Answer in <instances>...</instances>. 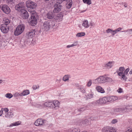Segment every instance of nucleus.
<instances>
[{
  "label": "nucleus",
  "instance_id": "nucleus-1",
  "mask_svg": "<svg viewBox=\"0 0 132 132\" xmlns=\"http://www.w3.org/2000/svg\"><path fill=\"white\" fill-rule=\"evenodd\" d=\"M129 70V68H127L125 70L124 67H120L117 72L122 80L126 81L127 79L126 75L128 74Z\"/></svg>",
  "mask_w": 132,
  "mask_h": 132
},
{
  "label": "nucleus",
  "instance_id": "nucleus-2",
  "mask_svg": "<svg viewBox=\"0 0 132 132\" xmlns=\"http://www.w3.org/2000/svg\"><path fill=\"white\" fill-rule=\"evenodd\" d=\"M55 25L54 21H46L43 23L42 28L44 30L48 31L49 30L51 27H53Z\"/></svg>",
  "mask_w": 132,
  "mask_h": 132
},
{
  "label": "nucleus",
  "instance_id": "nucleus-3",
  "mask_svg": "<svg viewBox=\"0 0 132 132\" xmlns=\"http://www.w3.org/2000/svg\"><path fill=\"white\" fill-rule=\"evenodd\" d=\"M26 5L29 12L30 13L35 12L34 10L36 7V5L34 2L31 0H28L26 2Z\"/></svg>",
  "mask_w": 132,
  "mask_h": 132
},
{
  "label": "nucleus",
  "instance_id": "nucleus-4",
  "mask_svg": "<svg viewBox=\"0 0 132 132\" xmlns=\"http://www.w3.org/2000/svg\"><path fill=\"white\" fill-rule=\"evenodd\" d=\"M36 13L35 12H32L31 13L30 19L28 20L29 24L32 26L36 25L37 23V20L36 18Z\"/></svg>",
  "mask_w": 132,
  "mask_h": 132
},
{
  "label": "nucleus",
  "instance_id": "nucleus-5",
  "mask_svg": "<svg viewBox=\"0 0 132 132\" xmlns=\"http://www.w3.org/2000/svg\"><path fill=\"white\" fill-rule=\"evenodd\" d=\"M24 28L25 26L23 24H21L19 25L14 32L15 35L18 36L21 34L23 32Z\"/></svg>",
  "mask_w": 132,
  "mask_h": 132
},
{
  "label": "nucleus",
  "instance_id": "nucleus-6",
  "mask_svg": "<svg viewBox=\"0 0 132 132\" xmlns=\"http://www.w3.org/2000/svg\"><path fill=\"white\" fill-rule=\"evenodd\" d=\"M9 111V110L8 108H5L4 112L3 113V116L4 117L7 119L11 118L13 116V113L12 111Z\"/></svg>",
  "mask_w": 132,
  "mask_h": 132
},
{
  "label": "nucleus",
  "instance_id": "nucleus-7",
  "mask_svg": "<svg viewBox=\"0 0 132 132\" xmlns=\"http://www.w3.org/2000/svg\"><path fill=\"white\" fill-rule=\"evenodd\" d=\"M0 9L5 13L8 14L11 11L10 8L7 5L1 4L0 5Z\"/></svg>",
  "mask_w": 132,
  "mask_h": 132
},
{
  "label": "nucleus",
  "instance_id": "nucleus-8",
  "mask_svg": "<svg viewBox=\"0 0 132 132\" xmlns=\"http://www.w3.org/2000/svg\"><path fill=\"white\" fill-rule=\"evenodd\" d=\"M60 103L57 100L54 101L52 102L51 108L54 110L58 109L60 108Z\"/></svg>",
  "mask_w": 132,
  "mask_h": 132
},
{
  "label": "nucleus",
  "instance_id": "nucleus-9",
  "mask_svg": "<svg viewBox=\"0 0 132 132\" xmlns=\"http://www.w3.org/2000/svg\"><path fill=\"white\" fill-rule=\"evenodd\" d=\"M94 84H103L105 83V77L103 76H100L93 80Z\"/></svg>",
  "mask_w": 132,
  "mask_h": 132
},
{
  "label": "nucleus",
  "instance_id": "nucleus-10",
  "mask_svg": "<svg viewBox=\"0 0 132 132\" xmlns=\"http://www.w3.org/2000/svg\"><path fill=\"white\" fill-rule=\"evenodd\" d=\"M45 121L42 119H38L34 122V125L37 126H41L45 123Z\"/></svg>",
  "mask_w": 132,
  "mask_h": 132
},
{
  "label": "nucleus",
  "instance_id": "nucleus-11",
  "mask_svg": "<svg viewBox=\"0 0 132 132\" xmlns=\"http://www.w3.org/2000/svg\"><path fill=\"white\" fill-rule=\"evenodd\" d=\"M102 130L103 132H116L115 128L110 126H106L104 127Z\"/></svg>",
  "mask_w": 132,
  "mask_h": 132
},
{
  "label": "nucleus",
  "instance_id": "nucleus-12",
  "mask_svg": "<svg viewBox=\"0 0 132 132\" xmlns=\"http://www.w3.org/2000/svg\"><path fill=\"white\" fill-rule=\"evenodd\" d=\"M25 5L23 3H20L16 5L15 7L16 10L21 12L25 10Z\"/></svg>",
  "mask_w": 132,
  "mask_h": 132
},
{
  "label": "nucleus",
  "instance_id": "nucleus-13",
  "mask_svg": "<svg viewBox=\"0 0 132 132\" xmlns=\"http://www.w3.org/2000/svg\"><path fill=\"white\" fill-rule=\"evenodd\" d=\"M106 97H104L100 98L96 101L95 103L97 104L101 105L106 103L107 102Z\"/></svg>",
  "mask_w": 132,
  "mask_h": 132
},
{
  "label": "nucleus",
  "instance_id": "nucleus-14",
  "mask_svg": "<svg viewBox=\"0 0 132 132\" xmlns=\"http://www.w3.org/2000/svg\"><path fill=\"white\" fill-rule=\"evenodd\" d=\"M53 10L54 13H58L62 9V5L60 4L55 3L54 5Z\"/></svg>",
  "mask_w": 132,
  "mask_h": 132
},
{
  "label": "nucleus",
  "instance_id": "nucleus-15",
  "mask_svg": "<svg viewBox=\"0 0 132 132\" xmlns=\"http://www.w3.org/2000/svg\"><path fill=\"white\" fill-rule=\"evenodd\" d=\"M9 26L5 24L1 25V29L2 32L4 33H7L9 30Z\"/></svg>",
  "mask_w": 132,
  "mask_h": 132
},
{
  "label": "nucleus",
  "instance_id": "nucleus-16",
  "mask_svg": "<svg viewBox=\"0 0 132 132\" xmlns=\"http://www.w3.org/2000/svg\"><path fill=\"white\" fill-rule=\"evenodd\" d=\"M114 61H109L105 64L104 68L105 69H109L112 68L114 66Z\"/></svg>",
  "mask_w": 132,
  "mask_h": 132
},
{
  "label": "nucleus",
  "instance_id": "nucleus-17",
  "mask_svg": "<svg viewBox=\"0 0 132 132\" xmlns=\"http://www.w3.org/2000/svg\"><path fill=\"white\" fill-rule=\"evenodd\" d=\"M35 31L34 30H31L28 32L26 34L27 37L31 38L33 37L35 35Z\"/></svg>",
  "mask_w": 132,
  "mask_h": 132
},
{
  "label": "nucleus",
  "instance_id": "nucleus-18",
  "mask_svg": "<svg viewBox=\"0 0 132 132\" xmlns=\"http://www.w3.org/2000/svg\"><path fill=\"white\" fill-rule=\"evenodd\" d=\"M20 15L21 17L24 19H27L29 16L28 12L25 10L20 12Z\"/></svg>",
  "mask_w": 132,
  "mask_h": 132
},
{
  "label": "nucleus",
  "instance_id": "nucleus-19",
  "mask_svg": "<svg viewBox=\"0 0 132 132\" xmlns=\"http://www.w3.org/2000/svg\"><path fill=\"white\" fill-rule=\"evenodd\" d=\"M107 102H112L117 100L118 98L117 97L114 96H112L106 97Z\"/></svg>",
  "mask_w": 132,
  "mask_h": 132
},
{
  "label": "nucleus",
  "instance_id": "nucleus-20",
  "mask_svg": "<svg viewBox=\"0 0 132 132\" xmlns=\"http://www.w3.org/2000/svg\"><path fill=\"white\" fill-rule=\"evenodd\" d=\"M63 16V15L62 14H58L57 16L55 17L54 19L57 21H61L62 20Z\"/></svg>",
  "mask_w": 132,
  "mask_h": 132
},
{
  "label": "nucleus",
  "instance_id": "nucleus-21",
  "mask_svg": "<svg viewBox=\"0 0 132 132\" xmlns=\"http://www.w3.org/2000/svg\"><path fill=\"white\" fill-rule=\"evenodd\" d=\"M20 124V123L19 121H17L15 122L11 123L10 125H7L6 126L7 128L8 129L14 126H16Z\"/></svg>",
  "mask_w": 132,
  "mask_h": 132
},
{
  "label": "nucleus",
  "instance_id": "nucleus-22",
  "mask_svg": "<svg viewBox=\"0 0 132 132\" xmlns=\"http://www.w3.org/2000/svg\"><path fill=\"white\" fill-rule=\"evenodd\" d=\"M82 25L85 28H89V25L88 21L86 20L83 21L82 22Z\"/></svg>",
  "mask_w": 132,
  "mask_h": 132
},
{
  "label": "nucleus",
  "instance_id": "nucleus-23",
  "mask_svg": "<svg viewBox=\"0 0 132 132\" xmlns=\"http://www.w3.org/2000/svg\"><path fill=\"white\" fill-rule=\"evenodd\" d=\"M96 89L98 92L102 93H103L105 92L104 89L102 87L99 86H97L96 88Z\"/></svg>",
  "mask_w": 132,
  "mask_h": 132
},
{
  "label": "nucleus",
  "instance_id": "nucleus-24",
  "mask_svg": "<svg viewBox=\"0 0 132 132\" xmlns=\"http://www.w3.org/2000/svg\"><path fill=\"white\" fill-rule=\"evenodd\" d=\"M54 15L53 13L52 12H49L46 15L47 18L49 19H52L54 17Z\"/></svg>",
  "mask_w": 132,
  "mask_h": 132
},
{
  "label": "nucleus",
  "instance_id": "nucleus-25",
  "mask_svg": "<svg viewBox=\"0 0 132 132\" xmlns=\"http://www.w3.org/2000/svg\"><path fill=\"white\" fill-rule=\"evenodd\" d=\"M80 130L75 128H72L68 129V132H80Z\"/></svg>",
  "mask_w": 132,
  "mask_h": 132
},
{
  "label": "nucleus",
  "instance_id": "nucleus-26",
  "mask_svg": "<svg viewBox=\"0 0 132 132\" xmlns=\"http://www.w3.org/2000/svg\"><path fill=\"white\" fill-rule=\"evenodd\" d=\"M3 22L4 23L2 24H5L7 26L10 22V21L6 18L3 19Z\"/></svg>",
  "mask_w": 132,
  "mask_h": 132
},
{
  "label": "nucleus",
  "instance_id": "nucleus-27",
  "mask_svg": "<svg viewBox=\"0 0 132 132\" xmlns=\"http://www.w3.org/2000/svg\"><path fill=\"white\" fill-rule=\"evenodd\" d=\"M72 4V0H68L67 3L66 4L67 7L68 9L70 8Z\"/></svg>",
  "mask_w": 132,
  "mask_h": 132
},
{
  "label": "nucleus",
  "instance_id": "nucleus-28",
  "mask_svg": "<svg viewBox=\"0 0 132 132\" xmlns=\"http://www.w3.org/2000/svg\"><path fill=\"white\" fill-rule=\"evenodd\" d=\"M52 102H46L43 104V106L44 107H50L51 108V106Z\"/></svg>",
  "mask_w": 132,
  "mask_h": 132
},
{
  "label": "nucleus",
  "instance_id": "nucleus-29",
  "mask_svg": "<svg viewBox=\"0 0 132 132\" xmlns=\"http://www.w3.org/2000/svg\"><path fill=\"white\" fill-rule=\"evenodd\" d=\"M21 96H24L29 94L30 92L29 90H24L21 93Z\"/></svg>",
  "mask_w": 132,
  "mask_h": 132
},
{
  "label": "nucleus",
  "instance_id": "nucleus-30",
  "mask_svg": "<svg viewBox=\"0 0 132 132\" xmlns=\"http://www.w3.org/2000/svg\"><path fill=\"white\" fill-rule=\"evenodd\" d=\"M122 29V28L121 27H119L116 29L114 30H113V35L114 36L115 34L117 33L118 32H120Z\"/></svg>",
  "mask_w": 132,
  "mask_h": 132
},
{
  "label": "nucleus",
  "instance_id": "nucleus-31",
  "mask_svg": "<svg viewBox=\"0 0 132 132\" xmlns=\"http://www.w3.org/2000/svg\"><path fill=\"white\" fill-rule=\"evenodd\" d=\"M85 35V33L84 32H81L78 33L76 35V36L77 37H81L84 36Z\"/></svg>",
  "mask_w": 132,
  "mask_h": 132
},
{
  "label": "nucleus",
  "instance_id": "nucleus-32",
  "mask_svg": "<svg viewBox=\"0 0 132 132\" xmlns=\"http://www.w3.org/2000/svg\"><path fill=\"white\" fill-rule=\"evenodd\" d=\"M105 82H111L112 81V79L109 77H105Z\"/></svg>",
  "mask_w": 132,
  "mask_h": 132
},
{
  "label": "nucleus",
  "instance_id": "nucleus-33",
  "mask_svg": "<svg viewBox=\"0 0 132 132\" xmlns=\"http://www.w3.org/2000/svg\"><path fill=\"white\" fill-rule=\"evenodd\" d=\"M106 31L107 34H109L110 33L111 34L112 36H114L113 35V30L110 28H108L106 30Z\"/></svg>",
  "mask_w": 132,
  "mask_h": 132
},
{
  "label": "nucleus",
  "instance_id": "nucleus-34",
  "mask_svg": "<svg viewBox=\"0 0 132 132\" xmlns=\"http://www.w3.org/2000/svg\"><path fill=\"white\" fill-rule=\"evenodd\" d=\"M13 96L12 94L11 93H8L5 95V97L9 99L11 98Z\"/></svg>",
  "mask_w": 132,
  "mask_h": 132
},
{
  "label": "nucleus",
  "instance_id": "nucleus-35",
  "mask_svg": "<svg viewBox=\"0 0 132 132\" xmlns=\"http://www.w3.org/2000/svg\"><path fill=\"white\" fill-rule=\"evenodd\" d=\"M69 75H65L63 78V80L65 81H68L69 80Z\"/></svg>",
  "mask_w": 132,
  "mask_h": 132
},
{
  "label": "nucleus",
  "instance_id": "nucleus-36",
  "mask_svg": "<svg viewBox=\"0 0 132 132\" xmlns=\"http://www.w3.org/2000/svg\"><path fill=\"white\" fill-rule=\"evenodd\" d=\"M126 109L125 108H120L116 109V111L117 112L123 111Z\"/></svg>",
  "mask_w": 132,
  "mask_h": 132
},
{
  "label": "nucleus",
  "instance_id": "nucleus-37",
  "mask_svg": "<svg viewBox=\"0 0 132 132\" xmlns=\"http://www.w3.org/2000/svg\"><path fill=\"white\" fill-rule=\"evenodd\" d=\"M82 1L84 3L88 5L90 4L91 3V0H82Z\"/></svg>",
  "mask_w": 132,
  "mask_h": 132
},
{
  "label": "nucleus",
  "instance_id": "nucleus-38",
  "mask_svg": "<svg viewBox=\"0 0 132 132\" xmlns=\"http://www.w3.org/2000/svg\"><path fill=\"white\" fill-rule=\"evenodd\" d=\"M127 34L129 35H132V28L127 30Z\"/></svg>",
  "mask_w": 132,
  "mask_h": 132
},
{
  "label": "nucleus",
  "instance_id": "nucleus-39",
  "mask_svg": "<svg viewBox=\"0 0 132 132\" xmlns=\"http://www.w3.org/2000/svg\"><path fill=\"white\" fill-rule=\"evenodd\" d=\"M89 27L90 26L91 27H94L95 26V24L94 22L92 21L89 23Z\"/></svg>",
  "mask_w": 132,
  "mask_h": 132
},
{
  "label": "nucleus",
  "instance_id": "nucleus-40",
  "mask_svg": "<svg viewBox=\"0 0 132 132\" xmlns=\"http://www.w3.org/2000/svg\"><path fill=\"white\" fill-rule=\"evenodd\" d=\"M14 97H17L19 96H21V93L18 92L15 93L13 95Z\"/></svg>",
  "mask_w": 132,
  "mask_h": 132
},
{
  "label": "nucleus",
  "instance_id": "nucleus-41",
  "mask_svg": "<svg viewBox=\"0 0 132 132\" xmlns=\"http://www.w3.org/2000/svg\"><path fill=\"white\" fill-rule=\"evenodd\" d=\"M80 89L82 93H84L85 91L84 87L82 86H81L80 88Z\"/></svg>",
  "mask_w": 132,
  "mask_h": 132
},
{
  "label": "nucleus",
  "instance_id": "nucleus-42",
  "mask_svg": "<svg viewBox=\"0 0 132 132\" xmlns=\"http://www.w3.org/2000/svg\"><path fill=\"white\" fill-rule=\"evenodd\" d=\"M93 94H89L87 95V97L88 98H93Z\"/></svg>",
  "mask_w": 132,
  "mask_h": 132
},
{
  "label": "nucleus",
  "instance_id": "nucleus-43",
  "mask_svg": "<svg viewBox=\"0 0 132 132\" xmlns=\"http://www.w3.org/2000/svg\"><path fill=\"white\" fill-rule=\"evenodd\" d=\"M92 84V80H89L87 82V84L86 85L88 87H89L91 86Z\"/></svg>",
  "mask_w": 132,
  "mask_h": 132
},
{
  "label": "nucleus",
  "instance_id": "nucleus-44",
  "mask_svg": "<svg viewBox=\"0 0 132 132\" xmlns=\"http://www.w3.org/2000/svg\"><path fill=\"white\" fill-rule=\"evenodd\" d=\"M125 132H132V128L130 127L127 128Z\"/></svg>",
  "mask_w": 132,
  "mask_h": 132
},
{
  "label": "nucleus",
  "instance_id": "nucleus-45",
  "mask_svg": "<svg viewBox=\"0 0 132 132\" xmlns=\"http://www.w3.org/2000/svg\"><path fill=\"white\" fill-rule=\"evenodd\" d=\"M5 108H2L0 111V116H1L2 114L3 115V113L4 112Z\"/></svg>",
  "mask_w": 132,
  "mask_h": 132
},
{
  "label": "nucleus",
  "instance_id": "nucleus-46",
  "mask_svg": "<svg viewBox=\"0 0 132 132\" xmlns=\"http://www.w3.org/2000/svg\"><path fill=\"white\" fill-rule=\"evenodd\" d=\"M118 120L116 119H113L111 121V123L113 124H114L118 122Z\"/></svg>",
  "mask_w": 132,
  "mask_h": 132
},
{
  "label": "nucleus",
  "instance_id": "nucleus-47",
  "mask_svg": "<svg viewBox=\"0 0 132 132\" xmlns=\"http://www.w3.org/2000/svg\"><path fill=\"white\" fill-rule=\"evenodd\" d=\"M65 0H56V3L60 4L62 3L63 1H64Z\"/></svg>",
  "mask_w": 132,
  "mask_h": 132
},
{
  "label": "nucleus",
  "instance_id": "nucleus-48",
  "mask_svg": "<svg viewBox=\"0 0 132 132\" xmlns=\"http://www.w3.org/2000/svg\"><path fill=\"white\" fill-rule=\"evenodd\" d=\"M86 107H83L78 109L79 111H82L85 110L86 109Z\"/></svg>",
  "mask_w": 132,
  "mask_h": 132
},
{
  "label": "nucleus",
  "instance_id": "nucleus-49",
  "mask_svg": "<svg viewBox=\"0 0 132 132\" xmlns=\"http://www.w3.org/2000/svg\"><path fill=\"white\" fill-rule=\"evenodd\" d=\"M4 42H0V48H2L4 46Z\"/></svg>",
  "mask_w": 132,
  "mask_h": 132
},
{
  "label": "nucleus",
  "instance_id": "nucleus-50",
  "mask_svg": "<svg viewBox=\"0 0 132 132\" xmlns=\"http://www.w3.org/2000/svg\"><path fill=\"white\" fill-rule=\"evenodd\" d=\"M7 2L9 4H12L13 3V0H7Z\"/></svg>",
  "mask_w": 132,
  "mask_h": 132
},
{
  "label": "nucleus",
  "instance_id": "nucleus-51",
  "mask_svg": "<svg viewBox=\"0 0 132 132\" xmlns=\"http://www.w3.org/2000/svg\"><path fill=\"white\" fill-rule=\"evenodd\" d=\"M78 41H77L75 42H73V44L72 45V46L73 47L74 46H77L78 44Z\"/></svg>",
  "mask_w": 132,
  "mask_h": 132
},
{
  "label": "nucleus",
  "instance_id": "nucleus-52",
  "mask_svg": "<svg viewBox=\"0 0 132 132\" xmlns=\"http://www.w3.org/2000/svg\"><path fill=\"white\" fill-rule=\"evenodd\" d=\"M117 91L118 92V93H122L123 92V90H122V89L120 88H119L117 90Z\"/></svg>",
  "mask_w": 132,
  "mask_h": 132
},
{
  "label": "nucleus",
  "instance_id": "nucleus-53",
  "mask_svg": "<svg viewBox=\"0 0 132 132\" xmlns=\"http://www.w3.org/2000/svg\"><path fill=\"white\" fill-rule=\"evenodd\" d=\"M39 88V86L36 85L34 86L33 87V89L34 90H36V89H38Z\"/></svg>",
  "mask_w": 132,
  "mask_h": 132
},
{
  "label": "nucleus",
  "instance_id": "nucleus-54",
  "mask_svg": "<svg viewBox=\"0 0 132 132\" xmlns=\"http://www.w3.org/2000/svg\"><path fill=\"white\" fill-rule=\"evenodd\" d=\"M85 121H86V122L84 124H85L86 125H88L89 123V121L87 120H85Z\"/></svg>",
  "mask_w": 132,
  "mask_h": 132
},
{
  "label": "nucleus",
  "instance_id": "nucleus-55",
  "mask_svg": "<svg viewBox=\"0 0 132 132\" xmlns=\"http://www.w3.org/2000/svg\"><path fill=\"white\" fill-rule=\"evenodd\" d=\"M73 47L72 46V44L71 45H67V48H70V47Z\"/></svg>",
  "mask_w": 132,
  "mask_h": 132
},
{
  "label": "nucleus",
  "instance_id": "nucleus-56",
  "mask_svg": "<svg viewBox=\"0 0 132 132\" xmlns=\"http://www.w3.org/2000/svg\"><path fill=\"white\" fill-rule=\"evenodd\" d=\"M120 32H127V30H124V31H120Z\"/></svg>",
  "mask_w": 132,
  "mask_h": 132
},
{
  "label": "nucleus",
  "instance_id": "nucleus-57",
  "mask_svg": "<svg viewBox=\"0 0 132 132\" xmlns=\"http://www.w3.org/2000/svg\"><path fill=\"white\" fill-rule=\"evenodd\" d=\"M129 73L130 75L132 74V69L129 72Z\"/></svg>",
  "mask_w": 132,
  "mask_h": 132
},
{
  "label": "nucleus",
  "instance_id": "nucleus-58",
  "mask_svg": "<svg viewBox=\"0 0 132 132\" xmlns=\"http://www.w3.org/2000/svg\"><path fill=\"white\" fill-rule=\"evenodd\" d=\"M3 80H2L0 79V84H1L3 82Z\"/></svg>",
  "mask_w": 132,
  "mask_h": 132
},
{
  "label": "nucleus",
  "instance_id": "nucleus-59",
  "mask_svg": "<svg viewBox=\"0 0 132 132\" xmlns=\"http://www.w3.org/2000/svg\"><path fill=\"white\" fill-rule=\"evenodd\" d=\"M124 7H127V4H125L124 5Z\"/></svg>",
  "mask_w": 132,
  "mask_h": 132
},
{
  "label": "nucleus",
  "instance_id": "nucleus-60",
  "mask_svg": "<svg viewBox=\"0 0 132 132\" xmlns=\"http://www.w3.org/2000/svg\"><path fill=\"white\" fill-rule=\"evenodd\" d=\"M49 0H45V1H49Z\"/></svg>",
  "mask_w": 132,
  "mask_h": 132
},
{
  "label": "nucleus",
  "instance_id": "nucleus-61",
  "mask_svg": "<svg viewBox=\"0 0 132 132\" xmlns=\"http://www.w3.org/2000/svg\"><path fill=\"white\" fill-rule=\"evenodd\" d=\"M2 1V0H0V2Z\"/></svg>",
  "mask_w": 132,
  "mask_h": 132
},
{
  "label": "nucleus",
  "instance_id": "nucleus-62",
  "mask_svg": "<svg viewBox=\"0 0 132 132\" xmlns=\"http://www.w3.org/2000/svg\"><path fill=\"white\" fill-rule=\"evenodd\" d=\"M80 27V28H81V27Z\"/></svg>",
  "mask_w": 132,
  "mask_h": 132
},
{
  "label": "nucleus",
  "instance_id": "nucleus-63",
  "mask_svg": "<svg viewBox=\"0 0 132 132\" xmlns=\"http://www.w3.org/2000/svg\"><path fill=\"white\" fill-rule=\"evenodd\" d=\"M24 43H26V42H25Z\"/></svg>",
  "mask_w": 132,
  "mask_h": 132
}]
</instances>
